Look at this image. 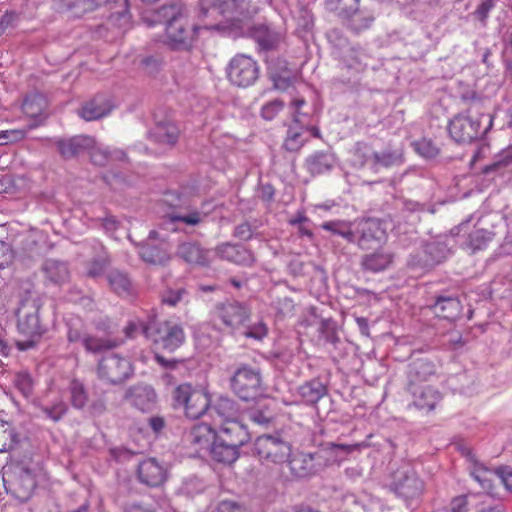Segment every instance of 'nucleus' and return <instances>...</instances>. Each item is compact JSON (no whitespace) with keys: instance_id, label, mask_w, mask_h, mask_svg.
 Masks as SVG:
<instances>
[{"instance_id":"obj_61","label":"nucleus","mask_w":512,"mask_h":512,"mask_svg":"<svg viewBox=\"0 0 512 512\" xmlns=\"http://www.w3.org/2000/svg\"><path fill=\"white\" fill-rule=\"evenodd\" d=\"M26 132L20 129L4 130L0 132V145H8L25 138Z\"/></svg>"},{"instance_id":"obj_54","label":"nucleus","mask_w":512,"mask_h":512,"mask_svg":"<svg viewBox=\"0 0 512 512\" xmlns=\"http://www.w3.org/2000/svg\"><path fill=\"white\" fill-rule=\"evenodd\" d=\"M225 4L240 16L246 17L256 12V6L253 4V0H228Z\"/></svg>"},{"instance_id":"obj_39","label":"nucleus","mask_w":512,"mask_h":512,"mask_svg":"<svg viewBox=\"0 0 512 512\" xmlns=\"http://www.w3.org/2000/svg\"><path fill=\"white\" fill-rule=\"evenodd\" d=\"M110 263L111 260L108 252L99 244V252L86 264L87 276L94 279L101 277Z\"/></svg>"},{"instance_id":"obj_57","label":"nucleus","mask_w":512,"mask_h":512,"mask_svg":"<svg viewBox=\"0 0 512 512\" xmlns=\"http://www.w3.org/2000/svg\"><path fill=\"white\" fill-rule=\"evenodd\" d=\"M489 470L486 469L482 464L474 463V468L470 472L471 476L476 480L483 489L490 490L492 488L491 480L487 478Z\"/></svg>"},{"instance_id":"obj_43","label":"nucleus","mask_w":512,"mask_h":512,"mask_svg":"<svg viewBox=\"0 0 512 512\" xmlns=\"http://www.w3.org/2000/svg\"><path fill=\"white\" fill-rule=\"evenodd\" d=\"M45 108L46 101L41 94L28 95L22 103L23 113L30 118H36L42 115Z\"/></svg>"},{"instance_id":"obj_31","label":"nucleus","mask_w":512,"mask_h":512,"mask_svg":"<svg viewBox=\"0 0 512 512\" xmlns=\"http://www.w3.org/2000/svg\"><path fill=\"white\" fill-rule=\"evenodd\" d=\"M335 164V157L328 151H316L306 158L305 166L312 175L330 171Z\"/></svg>"},{"instance_id":"obj_42","label":"nucleus","mask_w":512,"mask_h":512,"mask_svg":"<svg viewBox=\"0 0 512 512\" xmlns=\"http://www.w3.org/2000/svg\"><path fill=\"white\" fill-rule=\"evenodd\" d=\"M369 56L362 49L350 48L343 57V62L348 69L363 72L369 65Z\"/></svg>"},{"instance_id":"obj_41","label":"nucleus","mask_w":512,"mask_h":512,"mask_svg":"<svg viewBox=\"0 0 512 512\" xmlns=\"http://www.w3.org/2000/svg\"><path fill=\"white\" fill-rule=\"evenodd\" d=\"M403 163V153L400 149H385L376 152L373 173H378L381 169L390 168Z\"/></svg>"},{"instance_id":"obj_19","label":"nucleus","mask_w":512,"mask_h":512,"mask_svg":"<svg viewBox=\"0 0 512 512\" xmlns=\"http://www.w3.org/2000/svg\"><path fill=\"white\" fill-rule=\"evenodd\" d=\"M55 145L64 159H71L93 148L95 140L91 136L77 135L69 139H58Z\"/></svg>"},{"instance_id":"obj_64","label":"nucleus","mask_w":512,"mask_h":512,"mask_svg":"<svg viewBox=\"0 0 512 512\" xmlns=\"http://www.w3.org/2000/svg\"><path fill=\"white\" fill-rule=\"evenodd\" d=\"M212 512H244V509L235 501L224 500Z\"/></svg>"},{"instance_id":"obj_25","label":"nucleus","mask_w":512,"mask_h":512,"mask_svg":"<svg viewBox=\"0 0 512 512\" xmlns=\"http://www.w3.org/2000/svg\"><path fill=\"white\" fill-rule=\"evenodd\" d=\"M215 253L221 259L238 265L251 266L255 261L253 253L242 245L223 243L216 247Z\"/></svg>"},{"instance_id":"obj_37","label":"nucleus","mask_w":512,"mask_h":512,"mask_svg":"<svg viewBox=\"0 0 512 512\" xmlns=\"http://www.w3.org/2000/svg\"><path fill=\"white\" fill-rule=\"evenodd\" d=\"M121 343L122 341L117 339H112L109 337H98L88 333L82 346L87 353L99 354L108 350H112L118 347Z\"/></svg>"},{"instance_id":"obj_23","label":"nucleus","mask_w":512,"mask_h":512,"mask_svg":"<svg viewBox=\"0 0 512 512\" xmlns=\"http://www.w3.org/2000/svg\"><path fill=\"white\" fill-rule=\"evenodd\" d=\"M217 438L218 441L235 444V447L240 448L249 441L250 435L246 426L237 420L221 424Z\"/></svg>"},{"instance_id":"obj_22","label":"nucleus","mask_w":512,"mask_h":512,"mask_svg":"<svg viewBox=\"0 0 512 512\" xmlns=\"http://www.w3.org/2000/svg\"><path fill=\"white\" fill-rule=\"evenodd\" d=\"M125 399L142 412L151 411L156 403L157 395L148 385H135L125 393Z\"/></svg>"},{"instance_id":"obj_10","label":"nucleus","mask_w":512,"mask_h":512,"mask_svg":"<svg viewBox=\"0 0 512 512\" xmlns=\"http://www.w3.org/2000/svg\"><path fill=\"white\" fill-rule=\"evenodd\" d=\"M291 444L281 434H263L254 442V452L262 462L283 464L290 459Z\"/></svg>"},{"instance_id":"obj_15","label":"nucleus","mask_w":512,"mask_h":512,"mask_svg":"<svg viewBox=\"0 0 512 512\" xmlns=\"http://www.w3.org/2000/svg\"><path fill=\"white\" fill-rule=\"evenodd\" d=\"M163 242L164 239L159 237V233L151 230L146 242L140 245V258L151 265H166L170 261L171 255Z\"/></svg>"},{"instance_id":"obj_47","label":"nucleus","mask_w":512,"mask_h":512,"mask_svg":"<svg viewBox=\"0 0 512 512\" xmlns=\"http://www.w3.org/2000/svg\"><path fill=\"white\" fill-rule=\"evenodd\" d=\"M305 142L306 139L303 137V126H290L287 130V136L285 138L283 147L287 151L296 152L301 149Z\"/></svg>"},{"instance_id":"obj_7","label":"nucleus","mask_w":512,"mask_h":512,"mask_svg":"<svg viewBox=\"0 0 512 512\" xmlns=\"http://www.w3.org/2000/svg\"><path fill=\"white\" fill-rule=\"evenodd\" d=\"M230 388L243 401H253L265 393L260 368L240 364L230 377Z\"/></svg>"},{"instance_id":"obj_59","label":"nucleus","mask_w":512,"mask_h":512,"mask_svg":"<svg viewBox=\"0 0 512 512\" xmlns=\"http://www.w3.org/2000/svg\"><path fill=\"white\" fill-rule=\"evenodd\" d=\"M243 334L248 338H253L255 340H262L268 334L267 325L261 320L257 323L250 325L243 332Z\"/></svg>"},{"instance_id":"obj_8","label":"nucleus","mask_w":512,"mask_h":512,"mask_svg":"<svg viewBox=\"0 0 512 512\" xmlns=\"http://www.w3.org/2000/svg\"><path fill=\"white\" fill-rule=\"evenodd\" d=\"M172 397L174 408L183 409L185 416L190 419H198L208 413L211 400L204 390L185 383L174 389Z\"/></svg>"},{"instance_id":"obj_52","label":"nucleus","mask_w":512,"mask_h":512,"mask_svg":"<svg viewBox=\"0 0 512 512\" xmlns=\"http://www.w3.org/2000/svg\"><path fill=\"white\" fill-rule=\"evenodd\" d=\"M41 412L49 419L57 422L59 421L67 412V404L63 400H57L52 405H41Z\"/></svg>"},{"instance_id":"obj_49","label":"nucleus","mask_w":512,"mask_h":512,"mask_svg":"<svg viewBox=\"0 0 512 512\" xmlns=\"http://www.w3.org/2000/svg\"><path fill=\"white\" fill-rule=\"evenodd\" d=\"M512 165V149H505L500 152L489 165L483 167L482 172L484 174H490L492 172H499Z\"/></svg>"},{"instance_id":"obj_40","label":"nucleus","mask_w":512,"mask_h":512,"mask_svg":"<svg viewBox=\"0 0 512 512\" xmlns=\"http://www.w3.org/2000/svg\"><path fill=\"white\" fill-rule=\"evenodd\" d=\"M20 442V436L16 428L9 422L0 420V453H14Z\"/></svg>"},{"instance_id":"obj_48","label":"nucleus","mask_w":512,"mask_h":512,"mask_svg":"<svg viewBox=\"0 0 512 512\" xmlns=\"http://www.w3.org/2000/svg\"><path fill=\"white\" fill-rule=\"evenodd\" d=\"M494 234L485 229H478L469 234L467 240V246L472 250V252H476L478 250H482L486 248L488 243L493 239Z\"/></svg>"},{"instance_id":"obj_55","label":"nucleus","mask_w":512,"mask_h":512,"mask_svg":"<svg viewBox=\"0 0 512 512\" xmlns=\"http://www.w3.org/2000/svg\"><path fill=\"white\" fill-rule=\"evenodd\" d=\"M414 146L416 152L425 158H434L440 152V149L431 139L423 138L422 140L415 142Z\"/></svg>"},{"instance_id":"obj_12","label":"nucleus","mask_w":512,"mask_h":512,"mask_svg":"<svg viewBox=\"0 0 512 512\" xmlns=\"http://www.w3.org/2000/svg\"><path fill=\"white\" fill-rule=\"evenodd\" d=\"M133 375L131 362L118 354L102 357L97 365V376L111 385H120Z\"/></svg>"},{"instance_id":"obj_5","label":"nucleus","mask_w":512,"mask_h":512,"mask_svg":"<svg viewBox=\"0 0 512 512\" xmlns=\"http://www.w3.org/2000/svg\"><path fill=\"white\" fill-rule=\"evenodd\" d=\"M142 334L152 343L156 351L172 353L185 342L183 327L174 321H160L150 318L142 325Z\"/></svg>"},{"instance_id":"obj_53","label":"nucleus","mask_w":512,"mask_h":512,"mask_svg":"<svg viewBox=\"0 0 512 512\" xmlns=\"http://www.w3.org/2000/svg\"><path fill=\"white\" fill-rule=\"evenodd\" d=\"M67 340L69 343H79L83 345L86 337H87V330L85 329L84 325H82L79 321L73 322L70 321L67 323Z\"/></svg>"},{"instance_id":"obj_14","label":"nucleus","mask_w":512,"mask_h":512,"mask_svg":"<svg viewBox=\"0 0 512 512\" xmlns=\"http://www.w3.org/2000/svg\"><path fill=\"white\" fill-rule=\"evenodd\" d=\"M251 315L250 307L239 301H226L215 306V316L230 329L244 325Z\"/></svg>"},{"instance_id":"obj_13","label":"nucleus","mask_w":512,"mask_h":512,"mask_svg":"<svg viewBox=\"0 0 512 512\" xmlns=\"http://www.w3.org/2000/svg\"><path fill=\"white\" fill-rule=\"evenodd\" d=\"M18 330L21 334L29 337L24 341H18L17 347L20 350H28L36 345L39 338L45 333L46 328L39 319V306L34 303L32 309L19 315Z\"/></svg>"},{"instance_id":"obj_44","label":"nucleus","mask_w":512,"mask_h":512,"mask_svg":"<svg viewBox=\"0 0 512 512\" xmlns=\"http://www.w3.org/2000/svg\"><path fill=\"white\" fill-rule=\"evenodd\" d=\"M202 207H204V205ZM208 215L209 211H205L201 208L200 210H190L186 214L172 213L169 215V220L171 224L181 222L189 226H197L203 223Z\"/></svg>"},{"instance_id":"obj_60","label":"nucleus","mask_w":512,"mask_h":512,"mask_svg":"<svg viewBox=\"0 0 512 512\" xmlns=\"http://www.w3.org/2000/svg\"><path fill=\"white\" fill-rule=\"evenodd\" d=\"M284 102L279 99H274L266 103L261 109V116L265 120H272L282 110Z\"/></svg>"},{"instance_id":"obj_56","label":"nucleus","mask_w":512,"mask_h":512,"mask_svg":"<svg viewBox=\"0 0 512 512\" xmlns=\"http://www.w3.org/2000/svg\"><path fill=\"white\" fill-rule=\"evenodd\" d=\"M497 3L498 0H483L473 12L474 17L485 26L489 13L496 7Z\"/></svg>"},{"instance_id":"obj_35","label":"nucleus","mask_w":512,"mask_h":512,"mask_svg":"<svg viewBox=\"0 0 512 512\" xmlns=\"http://www.w3.org/2000/svg\"><path fill=\"white\" fill-rule=\"evenodd\" d=\"M106 278L111 290L119 296L126 297L132 294V281L127 273L113 269L107 273Z\"/></svg>"},{"instance_id":"obj_27","label":"nucleus","mask_w":512,"mask_h":512,"mask_svg":"<svg viewBox=\"0 0 512 512\" xmlns=\"http://www.w3.org/2000/svg\"><path fill=\"white\" fill-rule=\"evenodd\" d=\"M186 437L196 450H210L217 438V432L210 425L201 423L194 425Z\"/></svg>"},{"instance_id":"obj_28","label":"nucleus","mask_w":512,"mask_h":512,"mask_svg":"<svg viewBox=\"0 0 512 512\" xmlns=\"http://www.w3.org/2000/svg\"><path fill=\"white\" fill-rule=\"evenodd\" d=\"M180 130L171 120L156 121L150 130L149 137L160 145L174 146L179 138Z\"/></svg>"},{"instance_id":"obj_33","label":"nucleus","mask_w":512,"mask_h":512,"mask_svg":"<svg viewBox=\"0 0 512 512\" xmlns=\"http://www.w3.org/2000/svg\"><path fill=\"white\" fill-rule=\"evenodd\" d=\"M341 19L348 29L354 33H359L372 25L374 15L367 9H360L357 5L355 11L349 12L347 16H343Z\"/></svg>"},{"instance_id":"obj_17","label":"nucleus","mask_w":512,"mask_h":512,"mask_svg":"<svg viewBox=\"0 0 512 512\" xmlns=\"http://www.w3.org/2000/svg\"><path fill=\"white\" fill-rule=\"evenodd\" d=\"M248 34L257 43L261 51L277 49L282 40V35L265 23L253 24L248 29Z\"/></svg>"},{"instance_id":"obj_18","label":"nucleus","mask_w":512,"mask_h":512,"mask_svg":"<svg viewBox=\"0 0 512 512\" xmlns=\"http://www.w3.org/2000/svg\"><path fill=\"white\" fill-rule=\"evenodd\" d=\"M137 474L141 483L158 487L166 480L167 471L155 458H148L140 462Z\"/></svg>"},{"instance_id":"obj_46","label":"nucleus","mask_w":512,"mask_h":512,"mask_svg":"<svg viewBox=\"0 0 512 512\" xmlns=\"http://www.w3.org/2000/svg\"><path fill=\"white\" fill-rule=\"evenodd\" d=\"M14 386L26 399L34 394L35 380L27 371L17 372L13 380Z\"/></svg>"},{"instance_id":"obj_36","label":"nucleus","mask_w":512,"mask_h":512,"mask_svg":"<svg viewBox=\"0 0 512 512\" xmlns=\"http://www.w3.org/2000/svg\"><path fill=\"white\" fill-rule=\"evenodd\" d=\"M42 270L46 277L54 284H63L69 278V269L65 262L56 259H47Z\"/></svg>"},{"instance_id":"obj_2","label":"nucleus","mask_w":512,"mask_h":512,"mask_svg":"<svg viewBox=\"0 0 512 512\" xmlns=\"http://www.w3.org/2000/svg\"><path fill=\"white\" fill-rule=\"evenodd\" d=\"M481 106L480 99L472 98L468 108L449 121V136L456 143H474L482 139L492 128L493 116L482 112Z\"/></svg>"},{"instance_id":"obj_50","label":"nucleus","mask_w":512,"mask_h":512,"mask_svg":"<svg viewBox=\"0 0 512 512\" xmlns=\"http://www.w3.org/2000/svg\"><path fill=\"white\" fill-rule=\"evenodd\" d=\"M121 7L120 11L114 12L109 16L108 22L113 26L126 30L130 27L131 21L128 0H124Z\"/></svg>"},{"instance_id":"obj_58","label":"nucleus","mask_w":512,"mask_h":512,"mask_svg":"<svg viewBox=\"0 0 512 512\" xmlns=\"http://www.w3.org/2000/svg\"><path fill=\"white\" fill-rule=\"evenodd\" d=\"M141 66L146 73L155 75L163 66V59L160 56H146L141 60Z\"/></svg>"},{"instance_id":"obj_63","label":"nucleus","mask_w":512,"mask_h":512,"mask_svg":"<svg viewBox=\"0 0 512 512\" xmlns=\"http://www.w3.org/2000/svg\"><path fill=\"white\" fill-rule=\"evenodd\" d=\"M495 475L500 479L506 490L512 493V469L499 467L495 470Z\"/></svg>"},{"instance_id":"obj_9","label":"nucleus","mask_w":512,"mask_h":512,"mask_svg":"<svg viewBox=\"0 0 512 512\" xmlns=\"http://www.w3.org/2000/svg\"><path fill=\"white\" fill-rule=\"evenodd\" d=\"M389 487L397 497L403 499L407 505H410V503L418 500L422 495L424 482L411 465L404 463L393 471Z\"/></svg>"},{"instance_id":"obj_26","label":"nucleus","mask_w":512,"mask_h":512,"mask_svg":"<svg viewBox=\"0 0 512 512\" xmlns=\"http://www.w3.org/2000/svg\"><path fill=\"white\" fill-rule=\"evenodd\" d=\"M112 111V105L105 95H96L85 102L78 114L85 121H95L107 116Z\"/></svg>"},{"instance_id":"obj_21","label":"nucleus","mask_w":512,"mask_h":512,"mask_svg":"<svg viewBox=\"0 0 512 512\" xmlns=\"http://www.w3.org/2000/svg\"><path fill=\"white\" fill-rule=\"evenodd\" d=\"M176 254L186 263L205 267L210 264L213 252L197 242H183L178 245Z\"/></svg>"},{"instance_id":"obj_34","label":"nucleus","mask_w":512,"mask_h":512,"mask_svg":"<svg viewBox=\"0 0 512 512\" xmlns=\"http://www.w3.org/2000/svg\"><path fill=\"white\" fill-rule=\"evenodd\" d=\"M328 389L319 379H312L299 386L298 394L307 405H315L326 396Z\"/></svg>"},{"instance_id":"obj_24","label":"nucleus","mask_w":512,"mask_h":512,"mask_svg":"<svg viewBox=\"0 0 512 512\" xmlns=\"http://www.w3.org/2000/svg\"><path fill=\"white\" fill-rule=\"evenodd\" d=\"M406 389L413 398V405L418 409L431 411L442 398L441 393L429 385L407 386Z\"/></svg>"},{"instance_id":"obj_11","label":"nucleus","mask_w":512,"mask_h":512,"mask_svg":"<svg viewBox=\"0 0 512 512\" xmlns=\"http://www.w3.org/2000/svg\"><path fill=\"white\" fill-rule=\"evenodd\" d=\"M226 73L228 80L237 87L253 85L259 77L260 68L256 60L246 54H236L229 62Z\"/></svg>"},{"instance_id":"obj_20","label":"nucleus","mask_w":512,"mask_h":512,"mask_svg":"<svg viewBox=\"0 0 512 512\" xmlns=\"http://www.w3.org/2000/svg\"><path fill=\"white\" fill-rule=\"evenodd\" d=\"M436 368L425 358L413 359L407 367V386H420L435 376Z\"/></svg>"},{"instance_id":"obj_45","label":"nucleus","mask_w":512,"mask_h":512,"mask_svg":"<svg viewBox=\"0 0 512 512\" xmlns=\"http://www.w3.org/2000/svg\"><path fill=\"white\" fill-rule=\"evenodd\" d=\"M71 404L75 409H83L88 401V393L83 385L77 379H73L69 385Z\"/></svg>"},{"instance_id":"obj_62","label":"nucleus","mask_w":512,"mask_h":512,"mask_svg":"<svg viewBox=\"0 0 512 512\" xmlns=\"http://www.w3.org/2000/svg\"><path fill=\"white\" fill-rule=\"evenodd\" d=\"M91 161L98 166H104L111 157V151L103 148H91Z\"/></svg>"},{"instance_id":"obj_3","label":"nucleus","mask_w":512,"mask_h":512,"mask_svg":"<svg viewBox=\"0 0 512 512\" xmlns=\"http://www.w3.org/2000/svg\"><path fill=\"white\" fill-rule=\"evenodd\" d=\"M366 441L354 444H336L327 443L324 449L318 450L314 453L297 452L292 457L290 456L289 468L291 473L298 478H308L322 472L327 466L331 465L334 460H331L328 454L340 453L350 454L354 451H359L362 448L369 447Z\"/></svg>"},{"instance_id":"obj_38","label":"nucleus","mask_w":512,"mask_h":512,"mask_svg":"<svg viewBox=\"0 0 512 512\" xmlns=\"http://www.w3.org/2000/svg\"><path fill=\"white\" fill-rule=\"evenodd\" d=\"M210 452L214 460L224 464H232L239 457V448L235 447V444L218 441V438H216Z\"/></svg>"},{"instance_id":"obj_29","label":"nucleus","mask_w":512,"mask_h":512,"mask_svg":"<svg viewBox=\"0 0 512 512\" xmlns=\"http://www.w3.org/2000/svg\"><path fill=\"white\" fill-rule=\"evenodd\" d=\"M431 308L436 316L450 321L456 320L462 311V305L455 295H439Z\"/></svg>"},{"instance_id":"obj_51","label":"nucleus","mask_w":512,"mask_h":512,"mask_svg":"<svg viewBox=\"0 0 512 512\" xmlns=\"http://www.w3.org/2000/svg\"><path fill=\"white\" fill-rule=\"evenodd\" d=\"M326 4L330 11L341 18L347 16L349 12L355 11L360 0H326Z\"/></svg>"},{"instance_id":"obj_32","label":"nucleus","mask_w":512,"mask_h":512,"mask_svg":"<svg viewBox=\"0 0 512 512\" xmlns=\"http://www.w3.org/2000/svg\"><path fill=\"white\" fill-rule=\"evenodd\" d=\"M376 152L368 143L356 142L352 150V165L359 169L367 168L373 172Z\"/></svg>"},{"instance_id":"obj_16","label":"nucleus","mask_w":512,"mask_h":512,"mask_svg":"<svg viewBox=\"0 0 512 512\" xmlns=\"http://www.w3.org/2000/svg\"><path fill=\"white\" fill-rule=\"evenodd\" d=\"M394 253L387 247H379L371 253L364 254L360 260V267L365 272L379 273L391 267L394 262Z\"/></svg>"},{"instance_id":"obj_6","label":"nucleus","mask_w":512,"mask_h":512,"mask_svg":"<svg viewBox=\"0 0 512 512\" xmlns=\"http://www.w3.org/2000/svg\"><path fill=\"white\" fill-rule=\"evenodd\" d=\"M2 478L6 492L21 502L29 500L36 488L35 475L25 462L11 460L3 467Z\"/></svg>"},{"instance_id":"obj_30","label":"nucleus","mask_w":512,"mask_h":512,"mask_svg":"<svg viewBox=\"0 0 512 512\" xmlns=\"http://www.w3.org/2000/svg\"><path fill=\"white\" fill-rule=\"evenodd\" d=\"M208 414L211 417L217 416L222 424L228 421H237L239 409L237 403L226 396H220L213 404L210 403Z\"/></svg>"},{"instance_id":"obj_1","label":"nucleus","mask_w":512,"mask_h":512,"mask_svg":"<svg viewBox=\"0 0 512 512\" xmlns=\"http://www.w3.org/2000/svg\"><path fill=\"white\" fill-rule=\"evenodd\" d=\"M143 22L148 27L165 25V44L175 51L189 50L198 30L197 25L189 23L188 9L180 2L159 7L151 16H144Z\"/></svg>"},{"instance_id":"obj_4","label":"nucleus","mask_w":512,"mask_h":512,"mask_svg":"<svg viewBox=\"0 0 512 512\" xmlns=\"http://www.w3.org/2000/svg\"><path fill=\"white\" fill-rule=\"evenodd\" d=\"M320 227L332 235L342 237L348 243L356 244L362 250L371 249L381 241L383 235L380 223L372 218L354 222L344 220L326 221Z\"/></svg>"}]
</instances>
